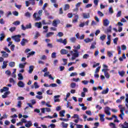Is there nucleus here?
I'll use <instances>...</instances> for the list:
<instances>
[{
    "label": "nucleus",
    "mask_w": 128,
    "mask_h": 128,
    "mask_svg": "<svg viewBox=\"0 0 128 128\" xmlns=\"http://www.w3.org/2000/svg\"><path fill=\"white\" fill-rule=\"evenodd\" d=\"M50 126L51 128H56V124H51L50 126H48V128H50Z\"/></svg>",
    "instance_id": "64"
},
{
    "label": "nucleus",
    "mask_w": 128,
    "mask_h": 128,
    "mask_svg": "<svg viewBox=\"0 0 128 128\" xmlns=\"http://www.w3.org/2000/svg\"><path fill=\"white\" fill-rule=\"evenodd\" d=\"M70 86L72 88H74L76 86V84L74 82H72L70 84Z\"/></svg>",
    "instance_id": "32"
},
{
    "label": "nucleus",
    "mask_w": 128,
    "mask_h": 128,
    "mask_svg": "<svg viewBox=\"0 0 128 128\" xmlns=\"http://www.w3.org/2000/svg\"><path fill=\"white\" fill-rule=\"evenodd\" d=\"M73 118H77L78 120L80 119V116L78 114H74V116L72 117Z\"/></svg>",
    "instance_id": "47"
},
{
    "label": "nucleus",
    "mask_w": 128,
    "mask_h": 128,
    "mask_svg": "<svg viewBox=\"0 0 128 128\" xmlns=\"http://www.w3.org/2000/svg\"><path fill=\"white\" fill-rule=\"evenodd\" d=\"M28 40L24 38L22 39L21 42H20V44L22 46H26V44H28Z\"/></svg>",
    "instance_id": "4"
},
{
    "label": "nucleus",
    "mask_w": 128,
    "mask_h": 128,
    "mask_svg": "<svg viewBox=\"0 0 128 128\" xmlns=\"http://www.w3.org/2000/svg\"><path fill=\"white\" fill-rule=\"evenodd\" d=\"M58 22H60L58 20L56 21V20H54L52 22L53 26H55L56 28L58 26Z\"/></svg>",
    "instance_id": "27"
},
{
    "label": "nucleus",
    "mask_w": 128,
    "mask_h": 128,
    "mask_svg": "<svg viewBox=\"0 0 128 128\" xmlns=\"http://www.w3.org/2000/svg\"><path fill=\"white\" fill-rule=\"evenodd\" d=\"M100 66H98L96 70H95V74H98V72H100Z\"/></svg>",
    "instance_id": "45"
},
{
    "label": "nucleus",
    "mask_w": 128,
    "mask_h": 128,
    "mask_svg": "<svg viewBox=\"0 0 128 128\" xmlns=\"http://www.w3.org/2000/svg\"><path fill=\"white\" fill-rule=\"evenodd\" d=\"M36 14H38V13L34 12L33 14V18H35V20L38 22V20H41L40 16H38L36 17Z\"/></svg>",
    "instance_id": "5"
},
{
    "label": "nucleus",
    "mask_w": 128,
    "mask_h": 128,
    "mask_svg": "<svg viewBox=\"0 0 128 128\" xmlns=\"http://www.w3.org/2000/svg\"><path fill=\"white\" fill-rule=\"evenodd\" d=\"M51 56L52 58H56V52H54L52 54Z\"/></svg>",
    "instance_id": "37"
},
{
    "label": "nucleus",
    "mask_w": 128,
    "mask_h": 128,
    "mask_svg": "<svg viewBox=\"0 0 128 128\" xmlns=\"http://www.w3.org/2000/svg\"><path fill=\"white\" fill-rule=\"evenodd\" d=\"M74 126H76V128H82V125L74 124Z\"/></svg>",
    "instance_id": "63"
},
{
    "label": "nucleus",
    "mask_w": 128,
    "mask_h": 128,
    "mask_svg": "<svg viewBox=\"0 0 128 128\" xmlns=\"http://www.w3.org/2000/svg\"><path fill=\"white\" fill-rule=\"evenodd\" d=\"M8 61H4L3 62V66H2V68H6V66H8Z\"/></svg>",
    "instance_id": "24"
},
{
    "label": "nucleus",
    "mask_w": 128,
    "mask_h": 128,
    "mask_svg": "<svg viewBox=\"0 0 128 128\" xmlns=\"http://www.w3.org/2000/svg\"><path fill=\"white\" fill-rule=\"evenodd\" d=\"M104 112L108 116H110L111 114L110 112V107H106L104 110Z\"/></svg>",
    "instance_id": "6"
},
{
    "label": "nucleus",
    "mask_w": 128,
    "mask_h": 128,
    "mask_svg": "<svg viewBox=\"0 0 128 128\" xmlns=\"http://www.w3.org/2000/svg\"><path fill=\"white\" fill-rule=\"evenodd\" d=\"M107 54L109 58H112V56H113L112 52L110 51H108L107 52Z\"/></svg>",
    "instance_id": "34"
},
{
    "label": "nucleus",
    "mask_w": 128,
    "mask_h": 128,
    "mask_svg": "<svg viewBox=\"0 0 128 128\" xmlns=\"http://www.w3.org/2000/svg\"><path fill=\"white\" fill-rule=\"evenodd\" d=\"M70 4H65V6H64V11L68 10H70Z\"/></svg>",
    "instance_id": "26"
},
{
    "label": "nucleus",
    "mask_w": 128,
    "mask_h": 128,
    "mask_svg": "<svg viewBox=\"0 0 128 128\" xmlns=\"http://www.w3.org/2000/svg\"><path fill=\"white\" fill-rule=\"evenodd\" d=\"M108 68H104L102 70V72H104V74L106 78H109L110 76V74L108 72Z\"/></svg>",
    "instance_id": "3"
},
{
    "label": "nucleus",
    "mask_w": 128,
    "mask_h": 128,
    "mask_svg": "<svg viewBox=\"0 0 128 128\" xmlns=\"http://www.w3.org/2000/svg\"><path fill=\"white\" fill-rule=\"evenodd\" d=\"M54 32H49L46 34V38H50V36H53L54 34Z\"/></svg>",
    "instance_id": "23"
},
{
    "label": "nucleus",
    "mask_w": 128,
    "mask_h": 128,
    "mask_svg": "<svg viewBox=\"0 0 128 128\" xmlns=\"http://www.w3.org/2000/svg\"><path fill=\"white\" fill-rule=\"evenodd\" d=\"M98 16H104V14L102 12L98 11Z\"/></svg>",
    "instance_id": "57"
},
{
    "label": "nucleus",
    "mask_w": 128,
    "mask_h": 128,
    "mask_svg": "<svg viewBox=\"0 0 128 128\" xmlns=\"http://www.w3.org/2000/svg\"><path fill=\"white\" fill-rule=\"evenodd\" d=\"M106 36L104 34L102 36H100V40H101L104 42V40H106Z\"/></svg>",
    "instance_id": "35"
},
{
    "label": "nucleus",
    "mask_w": 128,
    "mask_h": 128,
    "mask_svg": "<svg viewBox=\"0 0 128 128\" xmlns=\"http://www.w3.org/2000/svg\"><path fill=\"white\" fill-rule=\"evenodd\" d=\"M83 17L84 18H90V16L89 13H83Z\"/></svg>",
    "instance_id": "17"
},
{
    "label": "nucleus",
    "mask_w": 128,
    "mask_h": 128,
    "mask_svg": "<svg viewBox=\"0 0 128 128\" xmlns=\"http://www.w3.org/2000/svg\"><path fill=\"white\" fill-rule=\"evenodd\" d=\"M44 30H45L43 31L44 33H46L48 32V26H44L43 27Z\"/></svg>",
    "instance_id": "31"
},
{
    "label": "nucleus",
    "mask_w": 128,
    "mask_h": 128,
    "mask_svg": "<svg viewBox=\"0 0 128 128\" xmlns=\"http://www.w3.org/2000/svg\"><path fill=\"white\" fill-rule=\"evenodd\" d=\"M122 50H126V45H122Z\"/></svg>",
    "instance_id": "60"
},
{
    "label": "nucleus",
    "mask_w": 128,
    "mask_h": 128,
    "mask_svg": "<svg viewBox=\"0 0 128 128\" xmlns=\"http://www.w3.org/2000/svg\"><path fill=\"white\" fill-rule=\"evenodd\" d=\"M32 126V121H28V122L25 124V126L26 128H30Z\"/></svg>",
    "instance_id": "13"
},
{
    "label": "nucleus",
    "mask_w": 128,
    "mask_h": 128,
    "mask_svg": "<svg viewBox=\"0 0 128 128\" xmlns=\"http://www.w3.org/2000/svg\"><path fill=\"white\" fill-rule=\"evenodd\" d=\"M50 86H52V88H56V86H58V84H51L50 85Z\"/></svg>",
    "instance_id": "52"
},
{
    "label": "nucleus",
    "mask_w": 128,
    "mask_h": 128,
    "mask_svg": "<svg viewBox=\"0 0 128 128\" xmlns=\"http://www.w3.org/2000/svg\"><path fill=\"white\" fill-rule=\"evenodd\" d=\"M34 66H29V70L28 71V74H32V72H34Z\"/></svg>",
    "instance_id": "10"
},
{
    "label": "nucleus",
    "mask_w": 128,
    "mask_h": 128,
    "mask_svg": "<svg viewBox=\"0 0 128 128\" xmlns=\"http://www.w3.org/2000/svg\"><path fill=\"white\" fill-rule=\"evenodd\" d=\"M30 13L28 12L25 13V16H26L27 18H30Z\"/></svg>",
    "instance_id": "41"
},
{
    "label": "nucleus",
    "mask_w": 128,
    "mask_h": 128,
    "mask_svg": "<svg viewBox=\"0 0 128 128\" xmlns=\"http://www.w3.org/2000/svg\"><path fill=\"white\" fill-rule=\"evenodd\" d=\"M80 54H78V52L74 53L72 58V60H76V58H78Z\"/></svg>",
    "instance_id": "7"
},
{
    "label": "nucleus",
    "mask_w": 128,
    "mask_h": 128,
    "mask_svg": "<svg viewBox=\"0 0 128 128\" xmlns=\"http://www.w3.org/2000/svg\"><path fill=\"white\" fill-rule=\"evenodd\" d=\"M70 40L72 42H76V37H72L70 38Z\"/></svg>",
    "instance_id": "33"
},
{
    "label": "nucleus",
    "mask_w": 128,
    "mask_h": 128,
    "mask_svg": "<svg viewBox=\"0 0 128 128\" xmlns=\"http://www.w3.org/2000/svg\"><path fill=\"white\" fill-rule=\"evenodd\" d=\"M9 82H10V83L12 82L13 84H14L15 82L14 80V78H10L9 80Z\"/></svg>",
    "instance_id": "61"
},
{
    "label": "nucleus",
    "mask_w": 128,
    "mask_h": 128,
    "mask_svg": "<svg viewBox=\"0 0 128 128\" xmlns=\"http://www.w3.org/2000/svg\"><path fill=\"white\" fill-rule=\"evenodd\" d=\"M26 30H28V28H32V24L29 23L28 24L26 25Z\"/></svg>",
    "instance_id": "43"
},
{
    "label": "nucleus",
    "mask_w": 128,
    "mask_h": 128,
    "mask_svg": "<svg viewBox=\"0 0 128 128\" xmlns=\"http://www.w3.org/2000/svg\"><path fill=\"white\" fill-rule=\"evenodd\" d=\"M122 16V11H118L116 14V18H120Z\"/></svg>",
    "instance_id": "55"
},
{
    "label": "nucleus",
    "mask_w": 128,
    "mask_h": 128,
    "mask_svg": "<svg viewBox=\"0 0 128 128\" xmlns=\"http://www.w3.org/2000/svg\"><path fill=\"white\" fill-rule=\"evenodd\" d=\"M60 52L61 54H68V51L64 49H62L60 50Z\"/></svg>",
    "instance_id": "11"
},
{
    "label": "nucleus",
    "mask_w": 128,
    "mask_h": 128,
    "mask_svg": "<svg viewBox=\"0 0 128 128\" xmlns=\"http://www.w3.org/2000/svg\"><path fill=\"white\" fill-rule=\"evenodd\" d=\"M89 82H90L89 81L86 80L82 81V84H85V85L88 84Z\"/></svg>",
    "instance_id": "56"
},
{
    "label": "nucleus",
    "mask_w": 128,
    "mask_h": 128,
    "mask_svg": "<svg viewBox=\"0 0 128 128\" xmlns=\"http://www.w3.org/2000/svg\"><path fill=\"white\" fill-rule=\"evenodd\" d=\"M103 24L104 26H108L110 24V21L108 19H105L103 21Z\"/></svg>",
    "instance_id": "8"
},
{
    "label": "nucleus",
    "mask_w": 128,
    "mask_h": 128,
    "mask_svg": "<svg viewBox=\"0 0 128 128\" xmlns=\"http://www.w3.org/2000/svg\"><path fill=\"white\" fill-rule=\"evenodd\" d=\"M17 106H18V108H22V101L20 100L18 101Z\"/></svg>",
    "instance_id": "50"
},
{
    "label": "nucleus",
    "mask_w": 128,
    "mask_h": 128,
    "mask_svg": "<svg viewBox=\"0 0 128 128\" xmlns=\"http://www.w3.org/2000/svg\"><path fill=\"white\" fill-rule=\"evenodd\" d=\"M96 42L92 43L91 46H90V50H94L96 48Z\"/></svg>",
    "instance_id": "16"
},
{
    "label": "nucleus",
    "mask_w": 128,
    "mask_h": 128,
    "mask_svg": "<svg viewBox=\"0 0 128 128\" xmlns=\"http://www.w3.org/2000/svg\"><path fill=\"white\" fill-rule=\"evenodd\" d=\"M9 66L10 68H14L16 66V62H11L9 63Z\"/></svg>",
    "instance_id": "20"
},
{
    "label": "nucleus",
    "mask_w": 128,
    "mask_h": 128,
    "mask_svg": "<svg viewBox=\"0 0 128 128\" xmlns=\"http://www.w3.org/2000/svg\"><path fill=\"white\" fill-rule=\"evenodd\" d=\"M60 98V96L57 95V96H54V98H56L55 100H54V102H60V98Z\"/></svg>",
    "instance_id": "9"
},
{
    "label": "nucleus",
    "mask_w": 128,
    "mask_h": 128,
    "mask_svg": "<svg viewBox=\"0 0 128 128\" xmlns=\"http://www.w3.org/2000/svg\"><path fill=\"white\" fill-rule=\"evenodd\" d=\"M61 124L64 128H67L68 124L64 123V122H62Z\"/></svg>",
    "instance_id": "28"
},
{
    "label": "nucleus",
    "mask_w": 128,
    "mask_h": 128,
    "mask_svg": "<svg viewBox=\"0 0 128 128\" xmlns=\"http://www.w3.org/2000/svg\"><path fill=\"white\" fill-rule=\"evenodd\" d=\"M18 86H20V88H24V83L22 81H19Z\"/></svg>",
    "instance_id": "12"
},
{
    "label": "nucleus",
    "mask_w": 128,
    "mask_h": 128,
    "mask_svg": "<svg viewBox=\"0 0 128 128\" xmlns=\"http://www.w3.org/2000/svg\"><path fill=\"white\" fill-rule=\"evenodd\" d=\"M108 88H107L106 90H102V94H108Z\"/></svg>",
    "instance_id": "21"
},
{
    "label": "nucleus",
    "mask_w": 128,
    "mask_h": 128,
    "mask_svg": "<svg viewBox=\"0 0 128 128\" xmlns=\"http://www.w3.org/2000/svg\"><path fill=\"white\" fill-rule=\"evenodd\" d=\"M118 38H116L114 39L113 42L114 44H118Z\"/></svg>",
    "instance_id": "39"
},
{
    "label": "nucleus",
    "mask_w": 128,
    "mask_h": 128,
    "mask_svg": "<svg viewBox=\"0 0 128 128\" xmlns=\"http://www.w3.org/2000/svg\"><path fill=\"white\" fill-rule=\"evenodd\" d=\"M13 24H14V26H19V24H20V21H16L13 22Z\"/></svg>",
    "instance_id": "46"
},
{
    "label": "nucleus",
    "mask_w": 128,
    "mask_h": 128,
    "mask_svg": "<svg viewBox=\"0 0 128 128\" xmlns=\"http://www.w3.org/2000/svg\"><path fill=\"white\" fill-rule=\"evenodd\" d=\"M60 116H64V114H66V110H62L60 112Z\"/></svg>",
    "instance_id": "22"
},
{
    "label": "nucleus",
    "mask_w": 128,
    "mask_h": 128,
    "mask_svg": "<svg viewBox=\"0 0 128 128\" xmlns=\"http://www.w3.org/2000/svg\"><path fill=\"white\" fill-rule=\"evenodd\" d=\"M50 76V72H46L44 74V76Z\"/></svg>",
    "instance_id": "62"
},
{
    "label": "nucleus",
    "mask_w": 128,
    "mask_h": 128,
    "mask_svg": "<svg viewBox=\"0 0 128 128\" xmlns=\"http://www.w3.org/2000/svg\"><path fill=\"white\" fill-rule=\"evenodd\" d=\"M36 53V52L32 51L28 53L27 58H28L30 56H34V54Z\"/></svg>",
    "instance_id": "30"
},
{
    "label": "nucleus",
    "mask_w": 128,
    "mask_h": 128,
    "mask_svg": "<svg viewBox=\"0 0 128 128\" xmlns=\"http://www.w3.org/2000/svg\"><path fill=\"white\" fill-rule=\"evenodd\" d=\"M36 26L38 28H42V22H37L35 24Z\"/></svg>",
    "instance_id": "19"
},
{
    "label": "nucleus",
    "mask_w": 128,
    "mask_h": 128,
    "mask_svg": "<svg viewBox=\"0 0 128 128\" xmlns=\"http://www.w3.org/2000/svg\"><path fill=\"white\" fill-rule=\"evenodd\" d=\"M88 56H90V55H88V54H84L83 56V58L86 60V58H88Z\"/></svg>",
    "instance_id": "53"
},
{
    "label": "nucleus",
    "mask_w": 128,
    "mask_h": 128,
    "mask_svg": "<svg viewBox=\"0 0 128 128\" xmlns=\"http://www.w3.org/2000/svg\"><path fill=\"white\" fill-rule=\"evenodd\" d=\"M20 38H22V36H20V34L15 35L12 36V38L14 40V41L17 42H20Z\"/></svg>",
    "instance_id": "2"
},
{
    "label": "nucleus",
    "mask_w": 128,
    "mask_h": 128,
    "mask_svg": "<svg viewBox=\"0 0 128 128\" xmlns=\"http://www.w3.org/2000/svg\"><path fill=\"white\" fill-rule=\"evenodd\" d=\"M0 41L2 42L4 40V38H6V35L4 33H2L0 34Z\"/></svg>",
    "instance_id": "15"
},
{
    "label": "nucleus",
    "mask_w": 128,
    "mask_h": 128,
    "mask_svg": "<svg viewBox=\"0 0 128 128\" xmlns=\"http://www.w3.org/2000/svg\"><path fill=\"white\" fill-rule=\"evenodd\" d=\"M110 126H112V128H116V124L114 123L111 122L110 124Z\"/></svg>",
    "instance_id": "58"
},
{
    "label": "nucleus",
    "mask_w": 128,
    "mask_h": 128,
    "mask_svg": "<svg viewBox=\"0 0 128 128\" xmlns=\"http://www.w3.org/2000/svg\"><path fill=\"white\" fill-rule=\"evenodd\" d=\"M1 54H2V58H8V54L6 53L4 51H2Z\"/></svg>",
    "instance_id": "14"
},
{
    "label": "nucleus",
    "mask_w": 128,
    "mask_h": 128,
    "mask_svg": "<svg viewBox=\"0 0 128 128\" xmlns=\"http://www.w3.org/2000/svg\"><path fill=\"white\" fill-rule=\"evenodd\" d=\"M92 4H87L86 6V8H92Z\"/></svg>",
    "instance_id": "51"
},
{
    "label": "nucleus",
    "mask_w": 128,
    "mask_h": 128,
    "mask_svg": "<svg viewBox=\"0 0 128 128\" xmlns=\"http://www.w3.org/2000/svg\"><path fill=\"white\" fill-rule=\"evenodd\" d=\"M107 32H112V26H110L108 28L106 29Z\"/></svg>",
    "instance_id": "40"
},
{
    "label": "nucleus",
    "mask_w": 128,
    "mask_h": 128,
    "mask_svg": "<svg viewBox=\"0 0 128 128\" xmlns=\"http://www.w3.org/2000/svg\"><path fill=\"white\" fill-rule=\"evenodd\" d=\"M34 88H36V89L38 88H40V86H38V82H34Z\"/></svg>",
    "instance_id": "42"
},
{
    "label": "nucleus",
    "mask_w": 128,
    "mask_h": 128,
    "mask_svg": "<svg viewBox=\"0 0 128 128\" xmlns=\"http://www.w3.org/2000/svg\"><path fill=\"white\" fill-rule=\"evenodd\" d=\"M118 74H119L120 76H124L126 72L124 70L122 71H119L118 72Z\"/></svg>",
    "instance_id": "29"
},
{
    "label": "nucleus",
    "mask_w": 128,
    "mask_h": 128,
    "mask_svg": "<svg viewBox=\"0 0 128 128\" xmlns=\"http://www.w3.org/2000/svg\"><path fill=\"white\" fill-rule=\"evenodd\" d=\"M100 120L104 122V114H100Z\"/></svg>",
    "instance_id": "18"
},
{
    "label": "nucleus",
    "mask_w": 128,
    "mask_h": 128,
    "mask_svg": "<svg viewBox=\"0 0 128 128\" xmlns=\"http://www.w3.org/2000/svg\"><path fill=\"white\" fill-rule=\"evenodd\" d=\"M12 14L14 16H18V11L12 12Z\"/></svg>",
    "instance_id": "44"
},
{
    "label": "nucleus",
    "mask_w": 128,
    "mask_h": 128,
    "mask_svg": "<svg viewBox=\"0 0 128 128\" xmlns=\"http://www.w3.org/2000/svg\"><path fill=\"white\" fill-rule=\"evenodd\" d=\"M84 42H86V44H88V42H90V38H87L86 39H84Z\"/></svg>",
    "instance_id": "49"
},
{
    "label": "nucleus",
    "mask_w": 128,
    "mask_h": 128,
    "mask_svg": "<svg viewBox=\"0 0 128 128\" xmlns=\"http://www.w3.org/2000/svg\"><path fill=\"white\" fill-rule=\"evenodd\" d=\"M122 105H119L118 108H120V112L121 114L119 115V116L121 118V120H124V110H126V108L124 107H122Z\"/></svg>",
    "instance_id": "1"
},
{
    "label": "nucleus",
    "mask_w": 128,
    "mask_h": 128,
    "mask_svg": "<svg viewBox=\"0 0 128 128\" xmlns=\"http://www.w3.org/2000/svg\"><path fill=\"white\" fill-rule=\"evenodd\" d=\"M86 114H88V116H92V112H90V110H86Z\"/></svg>",
    "instance_id": "59"
},
{
    "label": "nucleus",
    "mask_w": 128,
    "mask_h": 128,
    "mask_svg": "<svg viewBox=\"0 0 128 128\" xmlns=\"http://www.w3.org/2000/svg\"><path fill=\"white\" fill-rule=\"evenodd\" d=\"M18 80H24V76H22V74L20 73L18 74Z\"/></svg>",
    "instance_id": "25"
},
{
    "label": "nucleus",
    "mask_w": 128,
    "mask_h": 128,
    "mask_svg": "<svg viewBox=\"0 0 128 128\" xmlns=\"http://www.w3.org/2000/svg\"><path fill=\"white\" fill-rule=\"evenodd\" d=\"M58 36L60 38H62V36H64V33H62V32H58Z\"/></svg>",
    "instance_id": "54"
},
{
    "label": "nucleus",
    "mask_w": 128,
    "mask_h": 128,
    "mask_svg": "<svg viewBox=\"0 0 128 128\" xmlns=\"http://www.w3.org/2000/svg\"><path fill=\"white\" fill-rule=\"evenodd\" d=\"M117 50H118V54H122V49L120 48V46H118L117 47Z\"/></svg>",
    "instance_id": "36"
},
{
    "label": "nucleus",
    "mask_w": 128,
    "mask_h": 128,
    "mask_svg": "<svg viewBox=\"0 0 128 128\" xmlns=\"http://www.w3.org/2000/svg\"><path fill=\"white\" fill-rule=\"evenodd\" d=\"M26 63H24V64H19V68H24V66H26Z\"/></svg>",
    "instance_id": "38"
},
{
    "label": "nucleus",
    "mask_w": 128,
    "mask_h": 128,
    "mask_svg": "<svg viewBox=\"0 0 128 128\" xmlns=\"http://www.w3.org/2000/svg\"><path fill=\"white\" fill-rule=\"evenodd\" d=\"M16 27H12L9 29V30H10L11 32H14V30H16Z\"/></svg>",
    "instance_id": "48"
}]
</instances>
